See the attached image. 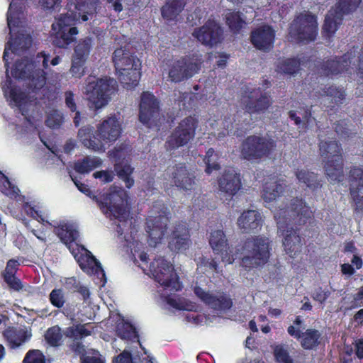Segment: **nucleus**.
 Here are the masks:
<instances>
[{
    "instance_id": "nucleus-29",
    "label": "nucleus",
    "mask_w": 363,
    "mask_h": 363,
    "mask_svg": "<svg viewBox=\"0 0 363 363\" xmlns=\"http://www.w3.org/2000/svg\"><path fill=\"white\" fill-rule=\"evenodd\" d=\"M218 185L221 191L233 195L241 186L240 176L234 170L226 171L220 178Z\"/></svg>"
},
{
    "instance_id": "nucleus-56",
    "label": "nucleus",
    "mask_w": 363,
    "mask_h": 363,
    "mask_svg": "<svg viewBox=\"0 0 363 363\" xmlns=\"http://www.w3.org/2000/svg\"><path fill=\"white\" fill-rule=\"evenodd\" d=\"M94 177L100 179L103 183L111 182L114 177V174L111 171H99L93 174Z\"/></svg>"
},
{
    "instance_id": "nucleus-37",
    "label": "nucleus",
    "mask_w": 363,
    "mask_h": 363,
    "mask_svg": "<svg viewBox=\"0 0 363 363\" xmlns=\"http://www.w3.org/2000/svg\"><path fill=\"white\" fill-rule=\"evenodd\" d=\"M320 333L314 329H308L301 337V345L306 350L313 349L318 345Z\"/></svg>"
},
{
    "instance_id": "nucleus-2",
    "label": "nucleus",
    "mask_w": 363,
    "mask_h": 363,
    "mask_svg": "<svg viewBox=\"0 0 363 363\" xmlns=\"http://www.w3.org/2000/svg\"><path fill=\"white\" fill-rule=\"evenodd\" d=\"M278 230L283 237L285 252L294 257L301 250V238L291 225H303L312 217L311 208L301 199L291 200L287 208H280L274 211Z\"/></svg>"
},
{
    "instance_id": "nucleus-8",
    "label": "nucleus",
    "mask_w": 363,
    "mask_h": 363,
    "mask_svg": "<svg viewBox=\"0 0 363 363\" xmlns=\"http://www.w3.org/2000/svg\"><path fill=\"white\" fill-rule=\"evenodd\" d=\"M128 195L126 191L121 187L112 186L108 193L97 198L94 196L93 199L99 203L103 213L107 217L125 220L129 216L127 207Z\"/></svg>"
},
{
    "instance_id": "nucleus-59",
    "label": "nucleus",
    "mask_w": 363,
    "mask_h": 363,
    "mask_svg": "<svg viewBox=\"0 0 363 363\" xmlns=\"http://www.w3.org/2000/svg\"><path fill=\"white\" fill-rule=\"evenodd\" d=\"M18 266V262L17 260L15 259H10L7 262L6 267L5 269V272L4 275H13L15 274L17 267Z\"/></svg>"
},
{
    "instance_id": "nucleus-32",
    "label": "nucleus",
    "mask_w": 363,
    "mask_h": 363,
    "mask_svg": "<svg viewBox=\"0 0 363 363\" xmlns=\"http://www.w3.org/2000/svg\"><path fill=\"white\" fill-rule=\"evenodd\" d=\"M250 16H242L239 12H228L225 15L226 23L230 30L233 32H238L247 23V21H252L255 18L254 11L252 7L245 11Z\"/></svg>"
},
{
    "instance_id": "nucleus-57",
    "label": "nucleus",
    "mask_w": 363,
    "mask_h": 363,
    "mask_svg": "<svg viewBox=\"0 0 363 363\" xmlns=\"http://www.w3.org/2000/svg\"><path fill=\"white\" fill-rule=\"evenodd\" d=\"M325 97H331L332 101L338 103L343 98V93L335 88L330 87L328 91H325Z\"/></svg>"
},
{
    "instance_id": "nucleus-15",
    "label": "nucleus",
    "mask_w": 363,
    "mask_h": 363,
    "mask_svg": "<svg viewBox=\"0 0 363 363\" xmlns=\"http://www.w3.org/2000/svg\"><path fill=\"white\" fill-rule=\"evenodd\" d=\"M93 40L86 37L80 39L74 48L72 57L70 72L76 77H81L84 74V65L92 48Z\"/></svg>"
},
{
    "instance_id": "nucleus-43",
    "label": "nucleus",
    "mask_w": 363,
    "mask_h": 363,
    "mask_svg": "<svg viewBox=\"0 0 363 363\" xmlns=\"http://www.w3.org/2000/svg\"><path fill=\"white\" fill-rule=\"evenodd\" d=\"M166 301L169 306L179 310L192 311L196 308L194 303L182 298L166 297Z\"/></svg>"
},
{
    "instance_id": "nucleus-1",
    "label": "nucleus",
    "mask_w": 363,
    "mask_h": 363,
    "mask_svg": "<svg viewBox=\"0 0 363 363\" xmlns=\"http://www.w3.org/2000/svg\"><path fill=\"white\" fill-rule=\"evenodd\" d=\"M49 56L44 52L39 53L34 62H30L25 58L21 61H16L11 70L13 77L21 79H27V87L28 96L21 91L12 84V81L7 75V79L2 86L5 97L13 105L18 107L22 115L26 116L28 111L33 108L35 105V96L45 85V72L43 69L37 67V65L42 62L44 68L48 66ZM26 123L32 127L30 119L26 117Z\"/></svg>"
},
{
    "instance_id": "nucleus-45",
    "label": "nucleus",
    "mask_w": 363,
    "mask_h": 363,
    "mask_svg": "<svg viewBox=\"0 0 363 363\" xmlns=\"http://www.w3.org/2000/svg\"><path fill=\"white\" fill-rule=\"evenodd\" d=\"M197 126V121L193 117H187L183 119L175 130L179 133H186L189 132L191 135H194Z\"/></svg>"
},
{
    "instance_id": "nucleus-36",
    "label": "nucleus",
    "mask_w": 363,
    "mask_h": 363,
    "mask_svg": "<svg viewBox=\"0 0 363 363\" xmlns=\"http://www.w3.org/2000/svg\"><path fill=\"white\" fill-rule=\"evenodd\" d=\"M303 61L300 59H284L278 62L277 71L285 74H293L296 72L301 65H303Z\"/></svg>"
},
{
    "instance_id": "nucleus-38",
    "label": "nucleus",
    "mask_w": 363,
    "mask_h": 363,
    "mask_svg": "<svg viewBox=\"0 0 363 363\" xmlns=\"http://www.w3.org/2000/svg\"><path fill=\"white\" fill-rule=\"evenodd\" d=\"M194 136V135H191L189 132L186 133H179L178 130H175L169 137L167 143L171 148L179 147L186 145Z\"/></svg>"
},
{
    "instance_id": "nucleus-49",
    "label": "nucleus",
    "mask_w": 363,
    "mask_h": 363,
    "mask_svg": "<svg viewBox=\"0 0 363 363\" xmlns=\"http://www.w3.org/2000/svg\"><path fill=\"white\" fill-rule=\"evenodd\" d=\"M23 363H45L43 353L38 350H30L26 354Z\"/></svg>"
},
{
    "instance_id": "nucleus-60",
    "label": "nucleus",
    "mask_w": 363,
    "mask_h": 363,
    "mask_svg": "<svg viewBox=\"0 0 363 363\" xmlns=\"http://www.w3.org/2000/svg\"><path fill=\"white\" fill-rule=\"evenodd\" d=\"M329 294L328 291L319 289L314 292L313 299L322 303L328 298Z\"/></svg>"
},
{
    "instance_id": "nucleus-13",
    "label": "nucleus",
    "mask_w": 363,
    "mask_h": 363,
    "mask_svg": "<svg viewBox=\"0 0 363 363\" xmlns=\"http://www.w3.org/2000/svg\"><path fill=\"white\" fill-rule=\"evenodd\" d=\"M291 38L296 41L308 43L314 40L317 35V21L313 15L301 14L291 24Z\"/></svg>"
},
{
    "instance_id": "nucleus-63",
    "label": "nucleus",
    "mask_w": 363,
    "mask_h": 363,
    "mask_svg": "<svg viewBox=\"0 0 363 363\" xmlns=\"http://www.w3.org/2000/svg\"><path fill=\"white\" fill-rule=\"evenodd\" d=\"M287 331L291 336L297 339H300L302 335L301 334L300 327H296L295 325L289 326Z\"/></svg>"
},
{
    "instance_id": "nucleus-5",
    "label": "nucleus",
    "mask_w": 363,
    "mask_h": 363,
    "mask_svg": "<svg viewBox=\"0 0 363 363\" xmlns=\"http://www.w3.org/2000/svg\"><path fill=\"white\" fill-rule=\"evenodd\" d=\"M7 23L10 30V40L5 46L4 60L6 67L12 55H19L32 44L30 32L27 30L23 13L16 6L15 0H11L7 13ZM8 73V68L6 71Z\"/></svg>"
},
{
    "instance_id": "nucleus-18",
    "label": "nucleus",
    "mask_w": 363,
    "mask_h": 363,
    "mask_svg": "<svg viewBox=\"0 0 363 363\" xmlns=\"http://www.w3.org/2000/svg\"><path fill=\"white\" fill-rule=\"evenodd\" d=\"M168 218L165 216H152L147 222V232L148 233V244L151 247H156L160 243L167 230Z\"/></svg>"
},
{
    "instance_id": "nucleus-61",
    "label": "nucleus",
    "mask_w": 363,
    "mask_h": 363,
    "mask_svg": "<svg viewBox=\"0 0 363 363\" xmlns=\"http://www.w3.org/2000/svg\"><path fill=\"white\" fill-rule=\"evenodd\" d=\"M65 103L67 106L72 111H76V104L74 101V94L72 91L65 92Z\"/></svg>"
},
{
    "instance_id": "nucleus-24",
    "label": "nucleus",
    "mask_w": 363,
    "mask_h": 363,
    "mask_svg": "<svg viewBox=\"0 0 363 363\" xmlns=\"http://www.w3.org/2000/svg\"><path fill=\"white\" fill-rule=\"evenodd\" d=\"M350 193L356 210L363 213V170L355 167L350 171Z\"/></svg>"
},
{
    "instance_id": "nucleus-53",
    "label": "nucleus",
    "mask_w": 363,
    "mask_h": 363,
    "mask_svg": "<svg viewBox=\"0 0 363 363\" xmlns=\"http://www.w3.org/2000/svg\"><path fill=\"white\" fill-rule=\"evenodd\" d=\"M289 116L298 125H300L301 123L303 125L309 123L310 114L307 112L301 113L300 112L290 111Z\"/></svg>"
},
{
    "instance_id": "nucleus-17",
    "label": "nucleus",
    "mask_w": 363,
    "mask_h": 363,
    "mask_svg": "<svg viewBox=\"0 0 363 363\" xmlns=\"http://www.w3.org/2000/svg\"><path fill=\"white\" fill-rule=\"evenodd\" d=\"M199 69V65L191 60L182 59L169 65V77L172 82H181L191 77Z\"/></svg>"
},
{
    "instance_id": "nucleus-11",
    "label": "nucleus",
    "mask_w": 363,
    "mask_h": 363,
    "mask_svg": "<svg viewBox=\"0 0 363 363\" xmlns=\"http://www.w3.org/2000/svg\"><path fill=\"white\" fill-rule=\"evenodd\" d=\"M320 152L325 162L326 174L331 182H340L343 177L340 148L335 141L321 142Z\"/></svg>"
},
{
    "instance_id": "nucleus-44",
    "label": "nucleus",
    "mask_w": 363,
    "mask_h": 363,
    "mask_svg": "<svg viewBox=\"0 0 363 363\" xmlns=\"http://www.w3.org/2000/svg\"><path fill=\"white\" fill-rule=\"evenodd\" d=\"M91 325L89 324L86 325H79L77 326L69 327L66 329L65 334L67 337H74V338H81L84 336H88L91 335Z\"/></svg>"
},
{
    "instance_id": "nucleus-6",
    "label": "nucleus",
    "mask_w": 363,
    "mask_h": 363,
    "mask_svg": "<svg viewBox=\"0 0 363 363\" xmlns=\"http://www.w3.org/2000/svg\"><path fill=\"white\" fill-rule=\"evenodd\" d=\"M96 138L90 128H82L79 130L80 141L86 148L94 151H104V143L116 141L121 133V123L116 116L108 117L98 126Z\"/></svg>"
},
{
    "instance_id": "nucleus-41",
    "label": "nucleus",
    "mask_w": 363,
    "mask_h": 363,
    "mask_svg": "<svg viewBox=\"0 0 363 363\" xmlns=\"http://www.w3.org/2000/svg\"><path fill=\"white\" fill-rule=\"evenodd\" d=\"M0 191L6 196L16 199L19 196V189L13 185L8 178L0 171Z\"/></svg>"
},
{
    "instance_id": "nucleus-35",
    "label": "nucleus",
    "mask_w": 363,
    "mask_h": 363,
    "mask_svg": "<svg viewBox=\"0 0 363 363\" xmlns=\"http://www.w3.org/2000/svg\"><path fill=\"white\" fill-rule=\"evenodd\" d=\"M101 164L102 160L98 157H86L74 164V169L79 173L85 174L101 166Z\"/></svg>"
},
{
    "instance_id": "nucleus-47",
    "label": "nucleus",
    "mask_w": 363,
    "mask_h": 363,
    "mask_svg": "<svg viewBox=\"0 0 363 363\" xmlns=\"http://www.w3.org/2000/svg\"><path fill=\"white\" fill-rule=\"evenodd\" d=\"M217 156L214 154L213 149H209L206 154L204 162L206 164V172L211 174L213 170H217L219 169V165L216 162Z\"/></svg>"
},
{
    "instance_id": "nucleus-50",
    "label": "nucleus",
    "mask_w": 363,
    "mask_h": 363,
    "mask_svg": "<svg viewBox=\"0 0 363 363\" xmlns=\"http://www.w3.org/2000/svg\"><path fill=\"white\" fill-rule=\"evenodd\" d=\"M50 300L53 306L57 308L62 307L65 301L62 290L53 289L50 294Z\"/></svg>"
},
{
    "instance_id": "nucleus-4",
    "label": "nucleus",
    "mask_w": 363,
    "mask_h": 363,
    "mask_svg": "<svg viewBox=\"0 0 363 363\" xmlns=\"http://www.w3.org/2000/svg\"><path fill=\"white\" fill-rule=\"evenodd\" d=\"M143 245L136 242L131 250L135 261L138 262V259L140 261L139 267L144 272L154 279L164 290L176 291L181 289L182 286L172 264L160 257L148 265L146 253L143 251Z\"/></svg>"
},
{
    "instance_id": "nucleus-31",
    "label": "nucleus",
    "mask_w": 363,
    "mask_h": 363,
    "mask_svg": "<svg viewBox=\"0 0 363 363\" xmlns=\"http://www.w3.org/2000/svg\"><path fill=\"white\" fill-rule=\"evenodd\" d=\"M287 184L284 179H272L265 183L262 198L265 202H271L277 199L284 191Z\"/></svg>"
},
{
    "instance_id": "nucleus-26",
    "label": "nucleus",
    "mask_w": 363,
    "mask_h": 363,
    "mask_svg": "<svg viewBox=\"0 0 363 363\" xmlns=\"http://www.w3.org/2000/svg\"><path fill=\"white\" fill-rule=\"evenodd\" d=\"M32 336L31 330L26 327L11 328L4 332V337L11 348L19 347L28 341Z\"/></svg>"
},
{
    "instance_id": "nucleus-25",
    "label": "nucleus",
    "mask_w": 363,
    "mask_h": 363,
    "mask_svg": "<svg viewBox=\"0 0 363 363\" xmlns=\"http://www.w3.org/2000/svg\"><path fill=\"white\" fill-rule=\"evenodd\" d=\"M80 255H75L81 269L89 274L96 275L99 279H105V273L97 259L87 250L82 248Z\"/></svg>"
},
{
    "instance_id": "nucleus-64",
    "label": "nucleus",
    "mask_w": 363,
    "mask_h": 363,
    "mask_svg": "<svg viewBox=\"0 0 363 363\" xmlns=\"http://www.w3.org/2000/svg\"><path fill=\"white\" fill-rule=\"evenodd\" d=\"M356 355L359 358H363V339L357 340L355 342Z\"/></svg>"
},
{
    "instance_id": "nucleus-46",
    "label": "nucleus",
    "mask_w": 363,
    "mask_h": 363,
    "mask_svg": "<svg viewBox=\"0 0 363 363\" xmlns=\"http://www.w3.org/2000/svg\"><path fill=\"white\" fill-rule=\"evenodd\" d=\"M45 337L50 345L56 346L60 345L62 337L60 328L58 326H55L48 329Z\"/></svg>"
},
{
    "instance_id": "nucleus-7",
    "label": "nucleus",
    "mask_w": 363,
    "mask_h": 363,
    "mask_svg": "<svg viewBox=\"0 0 363 363\" xmlns=\"http://www.w3.org/2000/svg\"><path fill=\"white\" fill-rule=\"evenodd\" d=\"M270 241L264 236L249 238L241 252V266L251 269L265 264L270 257Z\"/></svg>"
},
{
    "instance_id": "nucleus-3",
    "label": "nucleus",
    "mask_w": 363,
    "mask_h": 363,
    "mask_svg": "<svg viewBox=\"0 0 363 363\" xmlns=\"http://www.w3.org/2000/svg\"><path fill=\"white\" fill-rule=\"evenodd\" d=\"M95 0H70L67 11L62 13L52 25L53 42L57 47L66 48L74 41L78 30L73 26L80 17L82 21H87V16L95 11Z\"/></svg>"
},
{
    "instance_id": "nucleus-9",
    "label": "nucleus",
    "mask_w": 363,
    "mask_h": 363,
    "mask_svg": "<svg viewBox=\"0 0 363 363\" xmlns=\"http://www.w3.org/2000/svg\"><path fill=\"white\" fill-rule=\"evenodd\" d=\"M113 61L121 82L128 89L136 86L140 76L138 71L140 67V60L125 48H121L114 51Z\"/></svg>"
},
{
    "instance_id": "nucleus-62",
    "label": "nucleus",
    "mask_w": 363,
    "mask_h": 363,
    "mask_svg": "<svg viewBox=\"0 0 363 363\" xmlns=\"http://www.w3.org/2000/svg\"><path fill=\"white\" fill-rule=\"evenodd\" d=\"M113 363H133V362L130 354L126 350H124L123 353L116 358Z\"/></svg>"
},
{
    "instance_id": "nucleus-55",
    "label": "nucleus",
    "mask_w": 363,
    "mask_h": 363,
    "mask_svg": "<svg viewBox=\"0 0 363 363\" xmlns=\"http://www.w3.org/2000/svg\"><path fill=\"white\" fill-rule=\"evenodd\" d=\"M4 280L7 284L13 289L19 291L23 288L21 281L17 279L14 274L13 275H4Z\"/></svg>"
},
{
    "instance_id": "nucleus-20",
    "label": "nucleus",
    "mask_w": 363,
    "mask_h": 363,
    "mask_svg": "<svg viewBox=\"0 0 363 363\" xmlns=\"http://www.w3.org/2000/svg\"><path fill=\"white\" fill-rule=\"evenodd\" d=\"M275 30L268 25H262L255 28L251 33L252 45L260 50H269L274 44Z\"/></svg>"
},
{
    "instance_id": "nucleus-42",
    "label": "nucleus",
    "mask_w": 363,
    "mask_h": 363,
    "mask_svg": "<svg viewBox=\"0 0 363 363\" xmlns=\"http://www.w3.org/2000/svg\"><path fill=\"white\" fill-rule=\"evenodd\" d=\"M118 335L123 340H133L138 338L135 328L128 323L122 320L117 325Z\"/></svg>"
},
{
    "instance_id": "nucleus-21",
    "label": "nucleus",
    "mask_w": 363,
    "mask_h": 363,
    "mask_svg": "<svg viewBox=\"0 0 363 363\" xmlns=\"http://www.w3.org/2000/svg\"><path fill=\"white\" fill-rule=\"evenodd\" d=\"M194 293L202 301L218 311L219 313H225L232 306L230 298L225 294H220L218 296H213L199 286L195 287Z\"/></svg>"
},
{
    "instance_id": "nucleus-40",
    "label": "nucleus",
    "mask_w": 363,
    "mask_h": 363,
    "mask_svg": "<svg viewBox=\"0 0 363 363\" xmlns=\"http://www.w3.org/2000/svg\"><path fill=\"white\" fill-rule=\"evenodd\" d=\"M274 356L278 363H300L290 356L288 347L284 345H277L273 350Z\"/></svg>"
},
{
    "instance_id": "nucleus-33",
    "label": "nucleus",
    "mask_w": 363,
    "mask_h": 363,
    "mask_svg": "<svg viewBox=\"0 0 363 363\" xmlns=\"http://www.w3.org/2000/svg\"><path fill=\"white\" fill-rule=\"evenodd\" d=\"M184 6V0H167L162 9V17L168 21L177 20Z\"/></svg>"
},
{
    "instance_id": "nucleus-52",
    "label": "nucleus",
    "mask_w": 363,
    "mask_h": 363,
    "mask_svg": "<svg viewBox=\"0 0 363 363\" xmlns=\"http://www.w3.org/2000/svg\"><path fill=\"white\" fill-rule=\"evenodd\" d=\"M349 59L347 55L344 57V60L342 62H330L328 63V72H330L332 74L337 73L343 70L347 66V60Z\"/></svg>"
},
{
    "instance_id": "nucleus-54",
    "label": "nucleus",
    "mask_w": 363,
    "mask_h": 363,
    "mask_svg": "<svg viewBox=\"0 0 363 363\" xmlns=\"http://www.w3.org/2000/svg\"><path fill=\"white\" fill-rule=\"evenodd\" d=\"M188 321L193 322L196 325H207L212 320L203 314H190L186 316Z\"/></svg>"
},
{
    "instance_id": "nucleus-14",
    "label": "nucleus",
    "mask_w": 363,
    "mask_h": 363,
    "mask_svg": "<svg viewBox=\"0 0 363 363\" xmlns=\"http://www.w3.org/2000/svg\"><path fill=\"white\" fill-rule=\"evenodd\" d=\"M361 0H340L335 8L331 9L326 15L323 31L330 36L337 29L344 14L348 13L357 9Z\"/></svg>"
},
{
    "instance_id": "nucleus-22",
    "label": "nucleus",
    "mask_w": 363,
    "mask_h": 363,
    "mask_svg": "<svg viewBox=\"0 0 363 363\" xmlns=\"http://www.w3.org/2000/svg\"><path fill=\"white\" fill-rule=\"evenodd\" d=\"M169 230V247L172 251L182 252L189 247V235L184 224H178Z\"/></svg>"
},
{
    "instance_id": "nucleus-28",
    "label": "nucleus",
    "mask_w": 363,
    "mask_h": 363,
    "mask_svg": "<svg viewBox=\"0 0 363 363\" xmlns=\"http://www.w3.org/2000/svg\"><path fill=\"white\" fill-rule=\"evenodd\" d=\"M172 182L180 189L187 191L193 189L194 177L184 166L177 167L172 173Z\"/></svg>"
},
{
    "instance_id": "nucleus-10",
    "label": "nucleus",
    "mask_w": 363,
    "mask_h": 363,
    "mask_svg": "<svg viewBox=\"0 0 363 363\" xmlns=\"http://www.w3.org/2000/svg\"><path fill=\"white\" fill-rule=\"evenodd\" d=\"M116 89V81L111 78L94 79L89 78L85 93L91 107L99 109L106 106Z\"/></svg>"
},
{
    "instance_id": "nucleus-16",
    "label": "nucleus",
    "mask_w": 363,
    "mask_h": 363,
    "mask_svg": "<svg viewBox=\"0 0 363 363\" xmlns=\"http://www.w3.org/2000/svg\"><path fill=\"white\" fill-rule=\"evenodd\" d=\"M209 243L215 253L219 254L225 264H232L237 257L233 249L228 246L225 234L220 230H213L211 233Z\"/></svg>"
},
{
    "instance_id": "nucleus-34",
    "label": "nucleus",
    "mask_w": 363,
    "mask_h": 363,
    "mask_svg": "<svg viewBox=\"0 0 363 363\" xmlns=\"http://www.w3.org/2000/svg\"><path fill=\"white\" fill-rule=\"evenodd\" d=\"M55 233L65 245L74 241L79 235L74 225L67 223H62L55 228Z\"/></svg>"
},
{
    "instance_id": "nucleus-48",
    "label": "nucleus",
    "mask_w": 363,
    "mask_h": 363,
    "mask_svg": "<svg viewBox=\"0 0 363 363\" xmlns=\"http://www.w3.org/2000/svg\"><path fill=\"white\" fill-rule=\"evenodd\" d=\"M296 174L298 181L306 184L308 187H312L316 181L315 174L305 169L298 170Z\"/></svg>"
},
{
    "instance_id": "nucleus-30",
    "label": "nucleus",
    "mask_w": 363,
    "mask_h": 363,
    "mask_svg": "<svg viewBox=\"0 0 363 363\" xmlns=\"http://www.w3.org/2000/svg\"><path fill=\"white\" fill-rule=\"evenodd\" d=\"M259 91L251 92L248 96H244L242 99L246 108L250 112H259L265 110L271 104V99L267 96H262L259 98Z\"/></svg>"
},
{
    "instance_id": "nucleus-27",
    "label": "nucleus",
    "mask_w": 363,
    "mask_h": 363,
    "mask_svg": "<svg viewBox=\"0 0 363 363\" xmlns=\"http://www.w3.org/2000/svg\"><path fill=\"white\" fill-rule=\"evenodd\" d=\"M239 228L244 233L258 229L262 225V217L259 212L249 210L243 212L238 218Z\"/></svg>"
},
{
    "instance_id": "nucleus-19",
    "label": "nucleus",
    "mask_w": 363,
    "mask_h": 363,
    "mask_svg": "<svg viewBox=\"0 0 363 363\" xmlns=\"http://www.w3.org/2000/svg\"><path fill=\"white\" fill-rule=\"evenodd\" d=\"M159 116V106L157 99L149 92H145L141 96L140 104V121L147 125H151Z\"/></svg>"
},
{
    "instance_id": "nucleus-23",
    "label": "nucleus",
    "mask_w": 363,
    "mask_h": 363,
    "mask_svg": "<svg viewBox=\"0 0 363 363\" xmlns=\"http://www.w3.org/2000/svg\"><path fill=\"white\" fill-rule=\"evenodd\" d=\"M221 35V29L214 21H208L199 29H196L193 35L202 44L213 45L217 43Z\"/></svg>"
},
{
    "instance_id": "nucleus-39",
    "label": "nucleus",
    "mask_w": 363,
    "mask_h": 363,
    "mask_svg": "<svg viewBox=\"0 0 363 363\" xmlns=\"http://www.w3.org/2000/svg\"><path fill=\"white\" fill-rule=\"evenodd\" d=\"M114 169L118 176L125 182L126 187L130 188L133 185L134 180L130 177L133 169L129 164H125L122 165L116 161Z\"/></svg>"
},
{
    "instance_id": "nucleus-51",
    "label": "nucleus",
    "mask_w": 363,
    "mask_h": 363,
    "mask_svg": "<svg viewBox=\"0 0 363 363\" xmlns=\"http://www.w3.org/2000/svg\"><path fill=\"white\" fill-rule=\"evenodd\" d=\"M63 121L62 116L61 113L57 111H52L48 116V119L46 121L47 125L52 128H55L59 127Z\"/></svg>"
},
{
    "instance_id": "nucleus-58",
    "label": "nucleus",
    "mask_w": 363,
    "mask_h": 363,
    "mask_svg": "<svg viewBox=\"0 0 363 363\" xmlns=\"http://www.w3.org/2000/svg\"><path fill=\"white\" fill-rule=\"evenodd\" d=\"M82 363H104V361L99 352L97 351H94L92 356L84 357Z\"/></svg>"
},
{
    "instance_id": "nucleus-12",
    "label": "nucleus",
    "mask_w": 363,
    "mask_h": 363,
    "mask_svg": "<svg viewBox=\"0 0 363 363\" xmlns=\"http://www.w3.org/2000/svg\"><path fill=\"white\" fill-rule=\"evenodd\" d=\"M273 140L257 135L250 136L241 147L242 156L248 160L260 159L269 155L275 149Z\"/></svg>"
}]
</instances>
